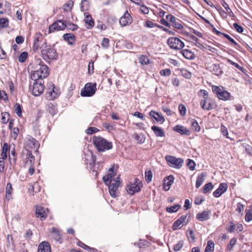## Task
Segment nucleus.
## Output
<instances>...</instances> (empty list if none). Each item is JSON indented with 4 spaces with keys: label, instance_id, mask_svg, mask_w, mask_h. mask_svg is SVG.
Here are the masks:
<instances>
[{
    "label": "nucleus",
    "instance_id": "6ab92c4d",
    "mask_svg": "<svg viewBox=\"0 0 252 252\" xmlns=\"http://www.w3.org/2000/svg\"><path fill=\"white\" fill-rule=\"evenodd\" d=\"M26 146L32 149L37 150L39 147V144L38 141L34 138L29 137L26 141Z\"/></svg>",
    "mask_w": 252,
    "mask_h": 252
},
{
    "label": "nucleus",
    "instance_id": "4468645a",
    "mask_svg": "<svg viewBox=\"0 0 252 252\" xmlns=\"http://www.w3.org/2000/svg\"><path fill=\"white\" fill-rule=\"evenodd\" d=\"M116 175V169L113 166L110 168L107 173V175L103 177V181L106 185H108L111 183V181H113L112 179Z\"/></svg>",
    "mask_w": 252,
    "mask_h": 252
},
{
    "label": "nucleus",
    "instance_id": "e2e57ef3",
    "mask_svg": "<svg viewBox=\"0 0 252 252\" xmlns=\"http://www.w3.org/2000/svg\"><path fill=\"white\" fill-rule=\"evenodd\" d=\"M140 5V10L142 13L147 14L149 12V8L147 6H145L143 4H141Z\"/></svg>",
    "mask_w": 252,
    "mask_h": 252
},
{
    "label": "nucleus",
    "instance_id": "c03bdc74",
    "mask_svg": "<svg viewBox=\"0 0 252 252\" xmlns=\"http://www.w3.org/2000/svg\"><path fill=\"white\" fill-rule=\"evenodd\" d=\"M15 112L17 115L20 117L22 116V109L21 106L19 103H16L14 105Z\"/></svg>",
    "mask_w": 252,
    "mask_h": 252
},
{
    "label": "nucleus",
    "instance_id": "c9c22d12",
    "mask_svg": "<svg viewBox=\"0 0 252 252\" xmlns=\"http://www.w3.org/2000/svg\"><path fill=\"white\" fill-rule=\"evenodd\" d=\"M214 251V243L211 240L207 242V245L206 247L205 252H213Z\"/></svg>",
    "mask_w": 252,
    "mask_h": 252
},
{
    "label": "nucleus",
    "instance_id": "9b49d317",
    "mask_svg": "<svg viewBox=\"0 0 252 252\" xmlns=\"http://www.w3.org/2000/svg\"><path fill=\"white\" fill-rule=\"evenodd\" d=\"M23 156L25 162L24 166H31L34 164L35 158L32 152L28 149H26L23 152Z\"/></svg>",
    "mask_w": 252,
    "mask_h": 252
},
{
    "label": "nucleus",
    "instance_id": "9d476101",
    "mask_svg": "<svg viewBox=\"0 0 252 252\" xmlns=\"http://www.w3.org/2000/svg\"><path fill=\"white\" fill-rule=\"evenodd\" d=\"M44 88L42 80L34 81L32 89V94L35 96H39L43 92Z\"/></svg>",
    "mask_w": 252,
    "mask_h": 252
},
{
    "label": "nucleus",
    "instance_id": "680f3d73",
    "mask_svg": "<svg viewBox=\"0 0 252 252\" xmlns=\"http://www.w3.org/2000/svg\"><path fill=\"white\" fill-rule=\"evenodd\" d=\"M182 222L179 219L177 220L173 224L172 228L174 230H176L180 227V225L182 224Z\"/></svg>",
    "mask_w": 252,
    "mask_h": 252
},
{
    "label": "nucleus",
    "instance_id": "603ef678",
    "mask_svg": "<svg viewBox=\"0 0 252 252\" xmlns=\"http://www.w3.org/2000/svg\"><path fill=\"white\" fill-rule=\"evenodd\" d=\"M245 220L247 222H250L252 220V210L247 211Z\"/></svg>",
    "mask_w": 252,
    "mask_h": 252
},
{
    "label": "nucleus",
    "instance_id": "f8f14e48",
    "mask_svg": "<svg viewBox=\"0 0 252 252\" xmlns=\"http://www.w3.org/2000/svg\"><path fill=\"white\" fill-rule=\"evenodd\" d=\"M120 184L119 178L117 177L113 181H111V183L107 185L108 186L109 193L112 197H115L117 196V191Z\"/></svg>",
    "mask_w": 252,
    "mask_h": 252
},
{
    "label": "nucleus",
    "instance_id": "774afa93",
    "mask_svg": "<svg viewBox=\"0 0 252 252\" xmlns=\"http://www.w3.org/2000/svg\"><path fill=\"white\" fill-rule=\"evenodd\" d=\"M233 27L239 33H242L243 32V27L238 25L237 23H234L233 24Z\"/></svg>",
    "mask_w": 252,
    "mask_h": 252
},
{
    "label": "nucleus",
    "instance_id": "dca6fc26",
    "mask_svg": "<svg viewBox=\"0 0 252 252\" xmlns=\"http://www.w3.org/2000/svg\"><path fill=\"white\" fill-rule=\"evenodd\" d=\"M60 94L59 91L52 84V88H49L46 93V97L49 100H53L57 97Z\"/></svg>",
    "mask_w": 252,
    "mask_h": 252
},
{
    "label": "nucleus",
    "instance_id": "3c124183",
    "mask_svg": "<svg viewBox=\"0 0 252 252\" xmlns=\"http://www.w3.org/2000/svg\"><path fill=\"white\" fill-rule=\"evenodd\" d=\"M8 25V20L6 18L0 19V27L1 28L7 27Z\"/></svg>",
    "mask_w": 252,
    "mask_h": 252
},
{
    "label": "nucleus",
    "instance_id": "39448f33",
    "mask_svg": "<svg viewBox=\"0 0 252 252\" xmlns=\"http://www.w3.org/2000/svg\"><path fill=\"white\" fill-rule=\"evenodd\" d=\"M165 159L170 166L177 169L181 168L184 163L183 159L176 158L175 157L172 156H166Z\"/></svg>",
    "mask_w": 252,
    "mask_h": 252
},
{
    "label": "nucleus",
    "instance_id": "ea45409f",
    "mask_svg": "<svg viewBox=\"0 0 252 252\" xmlns=\"http://www.w3.org/2000/svg\"><path fill=\"white\" fill-rule=\"evenodd\" d=\"M191 127L192 129L197 132H198L200 130V127L199 126L197 122L195 120H191Z\"/></svg>",
    "mask_w": 252,
    "mask_h": 252
},
{
    "label": "nucleus",
    "instance_id": "4be33fe9",
    "mask_svg": "<svg viewBox=\"0 0 252 252\" xmlns=\"http://www.w3.org/2000/svg\"><path fill=\"white\" fill-rule=\"evenodd\" d=\"M243 229V225L241 224H234L232 222H230L227 227V231L229 232H233L235 231H241Z\"/></svg>",
    "mask_w": 252,
    "mask_h": 252
},
{
    "label": "nucleus",
    "instance_id": "f03ea898",
    "mask_svg": "<svg viewBox=\"0 0 252 252\" xmlns=\"http://www.w3.org/2000/svg\"><path fill=\"white\" fill-rule=\"evenodd\" d=\"M33 70L31 73V78L34 81L42 80L49 74L48 67L40 59H38L32 66Z\"/></svg>",
    "mask_w": 252,
    "mask_h": 252
},
{
    "label": "nucleus",
    "instance_id": "423d86ee",
    "mask_svg": "<svg viewBox=\"0 0 252 252\" xmlns=\"http://www.w3.org/2000/svg\"><path fill=\"white\" fill-rule=\"evenodd\" d=\"M142 187L141 181L138 179H135L133 183L131 182L127 186L126 190L129 194L133 195L135 192H139Z\"/></svg>",
    "mask_w": 252,
    "mask_h": 252
},
{
    "label": "nucleus",
    "instance_id": "6e6d98bb",
    "mask_svg": "<svg viewBox=\"0 0 252 252\" xmlns=\"http://www.w3.org/2000/svg\"><path fill=\"white\" fill-rule=\"evenodd\" d=\"M73 5V2L72 0H69L63 6V9L65 11H68L71 9Z\"/></svg>",
    "mask_w": 252,
    "mask_h": 252
},
{
    "label": "nucleus",
    "instance_id": "338daca9",
    "mask_svg": "<svg viewBox=\"0 0 252 252\" xmlns=\"http://www.w3.org/2000/svg\"><path fill=\"white\" fill-rule=\"evenodd\" d=\"M103 126L104 127H105L106 129H107L108 131H111L115 129L114 126L113 125H111V124L109 123H104L103 124Z\"/></svg>",
    "mask_w": 252,
    "mask_h": 252
},
{
    "label": "nucleus",
    "instance_id": "052dcab7",
    "mask_svg": "<svg viewBox=\"0 0 252 252\" xmlns=\"http://www.w3.org/2000/svg\"><path fill=\"white\" fill-rule=\"evenodd\" d=\"M144 26L147 28H152L155 27H158V25H157L156 24L154 23L153 22H152L151 21H147L144 23Z\"/></svg>",
    "mask_w": 252,
    "mask_h": 252
},
{
    "label": "nucleus",
    "instance_id": "393cba45",
    "mask_svg": "<svg viewBox=\"0 0 252 252\" xmlns=\"http://www.w3.org/2000/svg\"><path fill=\"white\" fill-rule=\"evenodd\" d=\"M173 129L174 131L180 133L181 134L186 135L190 134V131L183 126L177 125L174 127Z\"/></svg>",
    "mask_w": 252,
    "mask_h": 252
},
{
    "label": "nucleus",
    "instance_id": "58836bf2",
    "mask_svg": "<svg viewBox=\"0 0 252 252\" xmlns=\"http://www.w3.org/2000/svg\"><path fill=\"white\" fill-rule=\"evenodd\" d=\"M213 188V185L212 183H208L205 184L203 187V192L204 193H207L212 190Z\"/></svg>",
    "mask_w": 252,
    "mask_h": 252
},
{
    "label": "nucleus",
    "instance_id": "bf43d9fd",
    "mask_svg": "<svg viewBox=\"0 0 252 252\" xmlns=\"http://www.w3.org/2000/svg\"><path fill=\"white\" fill-rule=\"evenodd\" d=\"M227 63H230V64L235 66L236 68H237L240 70H241V71H242L243 72L244 71L243 67H242L241 66H240L238 63H235V62H233L232 61H231L230 59H227Z\"/></svg>",
    "mask_w": 252,
    "mask_h": 252
},
{
    "label": "nucleus",
    "instance_id": "8fccbe9b",
    "mask_svg": "<svg viewBox=\"0 0 252 252\" xmlns=\"http://www.w3.org/2000/svg\"><path fill=\"white\" fill-rule=\"evenodd\" d=\"M187 166L190 170L193 171L195 169V163L192 160L188 159Z\"/></svg>",
    "mask_w": 252,
    "mask_h": 252
},
{
    "label": "nucleus",
    "instance_id": "de8ad7c7",
    "mask_svg": "<svg viewBox=\"0 0 252 252\" xmlns=\"http://www.w3.org/2000/svg\"><path fill=\"white\" fill-rule=\"evenodd\" d=\"M183 245L184 242L182 240H180L174 245L173 249L175 251H179L182 249Z\"/></svg>",
    "mask_w": 252,
    "mask_h": 252
},
{
    "label": "nucleus",
    "instance_id": "2eb2a0df",
    "mask_svg": "<svg viewBox=\"0 0 252 252\" xmlns=\"http://www.w3.org/2000/svg\"><path fill=\"white\" fill-rule=\"evenodd\" d=\"M133 21L132 18L126 11L125 12L119 20V23L122 27L128 26L132 23Z\"/></svg>",
    "mask_w": 252,
    "mask_h": 252
},
{
    "label": "nucleus",
    "instance_id": "c85d7f7f",
    "mask_svg": "<svg viewBox=\"0 0 252 252\" xmlns=\"http://www.w3.org/2000/svg\"><path fill=\"white\" fill-rule=\"evenodd\" d=\"M181 53L183 56L187 59L193 60L194 58V55L193 52L187 49L183 50Z\"/></svg>",
    "mask_w": 252,
    "mask_h": 252
},
{
    "label": "nucleus",
    "instance_id": "c756f323",
    "mask_svg": "<svg viewBox=\"0 0 252 252\" xmlns=\"http://www.w3.org/2000/svg\"><path fill=\"white\" fill-rule=\"evenodd\" d=\"M134 138L137 141V142L140 144L143 143L145 141V137L143 133L138 134L135 133L133 135Z\"/></svg>",
    "mask_w": 252,
    "mask_h": 252
},
{
    "label": "nucleus",
    "instance_id": "aec40b11",
    "mask_svg": "<svg viewBox=\"0 0 252 252\" xmlns=\"http://www.w3.org/2000/svg\"><path fill=\"white\" fill-rule=\"evenodd\" d=\"M85 19L84 21L85 22V26L87 29H91L94 26V21L91 16V15L89 13L85 12L84 13Z\"/></svg>",
    "mask_w": 252,
    "mask_h": 252
},
{
    "label": "nucleus",
    "instance_id": "4d7b16f0",
    "mask_svg": "<svg viewBox=\"0 0 252 252\" xmlns=\"http://www.w3.org/2000/svg\"><path fill=\"white\" fill-rule=\"evenodd\" d=\"M102 47L105 49L108 48L109 45V40L107 38H103L101 44Z\"/></svg>",
    "mask_w": 252,
    "mask_h": 252
},
{
    "label": "nucleus",
    "instance_id": "5701e85b",
    "mask_svg": "<svg viewBox=\"0 0 252 252\" xmlns=\"http://www.w3.org/2000/svg\"><path fill=\"white\" fill-rule=\"evenodd\" d=\"M38 252H51L49 243L47 242H42L39 244Z\"/></svg>",
    "mask_w": 252,
    "mask_h": 252
},
{
    "label": "nucleus",
    "instance_id": "ddd939ff",
    "mask_svg": "<svg viewBox=\"0 0 252 252\" xmlns=\"http://www.w3.org/2000/svg\"><path fill=\"white\" fill-rule=\"evenodd\" d=\"M65 28V23L62 20H59L49 26V33H51L55 31L63 30Z\"/></svg>",
    "mask_w": 252,
    "mask_h": 252
},
{
    "label": "nucleus",
    "instance_id": "a211bd4d",
    "mask_svg": "<svg viewBox=\"0 0 252 252\" xmlns=\"http://www.w3.org/2000/svg\"><path fill=\"white\" fill-rule=\"evenodd\" d=\"M227 188L228 186L226 183H222L220 184L219 188L213 192L214 196L215 197H220L226 191Z\"/></svg>",
    "mask_w": 252,
    "mask_h": 252
},
{
    "label": "nucleus",
    "instance_id": "a18cd8bd",
    "mask_svg": "<svg viewBox=\"0 0 252 252\" xmlns=\"http://www.w3.org/2000/svg\"><path fill=\"white\" fill-rule=\"evenodd\" d=\"M237 242V239L235 238H233L230 241L229 244L227 246V250L230 251L232 250L233 247L236 245Z\"/></svg>",
    "mask_w": 252,
    "mask_h": 252
},
{
    "label": "nucleus",
    "instance_id": "13d9d810",
    "mask_svg": "<svg viewBox=\"0 0 252 252\" xmlns=\"http://www.w3.org/2000/svg\"><path fill=\"white\" fill-rule=\"evenodd\" d=\"M171 73V70L169 68L161 70L160 74L161 75L163 76H168Z\"/></svg>",
    "mask_w": 252,
    "mask_h": 252
},
{
    "label": "nucleus",
    "instance_id": "4c0bfd02",
    "mask_svg": "<svg viewBox=\"0 0 252 252\" xmlns=\"http://www.w3.org/2000/svg\"><path fill=\"white\" fill-rule=\"evenodd\" d=\"M80 5L82 11L88 10L90 7L89 2L87 0H82Z\"/></svg>",
    "mask_w": 252,
    "mask_h": 252
},
{
    "label": "nucleus",
    "instance_id": "0eeeda50",
    "mask_svg": "<svg viewBox=\"0 0 252 252\" xmlns=\"http://www.w3.org/2000/svg\"><path fill=\"white\" fill-rule=\"evenodd\" d=\"M167 43L171 49L176 50L182 49L185 46L184 43L182 41L175 37L169 38Z\"/></svg>",
    "mask_w": 252,
    "mask_h": 252
},
{
    "label": "nucleus",
    "instance_id": "2f4dec72",
    "mask_svg": "<svg viewBox=\"0 0 252 252\" xmlns=\"http://www.w3.org/2000/svg\"><path fill=\"white\" fill-rule=\"evenodd\" d=\"M51 230H52V235H53V237H54V238L57 241L61 243V242L60 241L61 235H60V234L59 231L58 230V229L55 227H53Z\"/></svg>",
    "mask_w": 252,
    "mask_h": 252
},
{
    "label": "nucleus",
    "instance_id": "f3484780",
    "mask_svg": "<svg viewBox=\"0 0 252 252\" xmlns=\"http://www.w3.org/2000/svg\"><path fill=\"white\" fill-rule=\"evenodd\" d=\"M48 209L41 206H37L36 208L35 216L40 218L41 220H44L47 216Z\"/></svg>",
    "mask_w": 252,
    "mask_h": 252
},
{
    "label": "nucleus",
    "instance_id": "69168bd1",
    "mask_svg": "<svg viewBox=\"0 0 252 252\" xmlns=\"http://www.w3.org/2000/svg\"><path fill=\"white\" fill-rule=\"evenodd\" d=\"M98 131V129L94 127H90L86 130V132L89 134H92Z\"/></svg>",
    "mask_w": 252,
    "mask_h": 252
},
{
    "label": "nucleus",
    "instance_id": "37998d69",
    "mask_svg": "<svg viewBox=\"0 0 252 252\" xmlns=\"http://www.w3.org/2000/svg\"><path fill=\"white\" fill-rule=\"evenodd\" d=\"M173 26L174 28L179 30L183 29V26L182 25V22L177 18L173 23Z\"/></svg>",
    "mask_w": 252,
    "mask_h": 252
},
{
    "label": "nucleus",
    "instance_id": "864d4df0",
    "mask_svg": "<svg viewBox=\"0 0 252 252\" xmlns=\"http://www.w3.org/2000/svg\"><path fill=\"white\" fill-rule=\"evenodd\" d=\"M179 110L181 116H184L186 114V108L183 104H180L179 105Z\"/></svg>",
    "mask_w": 252,
    "mask_h": 252
},
{
    "label": "nucleus",
    "instance_id": "49530a36",
    "mask_svg": "<svg viewBox=\"0 0 252 252\" xmlns=\"http://www.w3.org/2000/svg\"><path fill=\"white\" fill-rule=\"evenodd\" d=\"M220 132L224 136L226 137L227 138H230L228 136L227 128L223 125H221L220 126Z\"/></svg>",
    "mask_w": 252,
    "mask_h": 252
},
{
    "label": "nucleus",
    "instance_id": "6e6552de",
    "mask_svg": "<svg viewBox=\"0 0 252 252\" xmlns=\"http://www.w3.org/2000/svg\"><path fill=\"white\" fill-rule=\"evenodd\" d=\"M201 107L205 110H210L214 109L217 106L215 101L210 97H205L200 101Z\"/></svg>",
    "mask_w": 252,
    "mask_h": 252
},
{
    "label": "nucleus",
    "instance_id": "5fc2aeb1",
    "mask_svg": "<svg viewBox=\"0 0 252 252\" xmlns=\"http://www.w3.org/2000/svg\"><path fill=\"white\" fill-rule=\"evenodd\" d=\"M65 26H66V28H67V29H69V30H71L72 31L76 30L78 28V27L76 25L74 24L73 23H65Z\"/></svg>",
    "mask_w": 252,
    "mask_h": 252
},
{
    "label": "nucleus",
    "instance_id": "a878e982",
    "mask_svg": "<svg viewBox=\"0 0 252 252\" xmlns=\"http://www.w3.org/2000/svg\"><path fill=\"white\" fill-rule=\"evenodd\" d=\"M174 178L173 176L170 175L166 178V179H165L163 183V189L165 190H168L171 187V185L173 184L174 182Z\"/></svg>",
    "mask_w": 252,
    "mask_h": 252
},
{
    "label": "nucleus",
    "instance_id": "f257e3e1",
    "mask_svg": "<svg viewBox=\"0 0 252 252\" xmlns=\"http://www.w3.org/2000/svg\"><path fill=\"white\" fill-rule=\"evenodd\" d=\"M40 36H41L40 34H36L33 41L32 50L35 52L40 47L42 57L46 61L56 60L58 57L56 50L50 45H48L45 41L42 42L39 40Z\"/></svg>",
    "mask_w": 252,
    "mask_h": 252
},
{
    "label": "nucleus",
    "instance_id": "f704fd0d",
    "mask_svg": "<svg viewBox=\"0 0 252 252\" xmlns=\"http://www.w3.org/2000/svg\"><path fill=\"white\" fill-rule=\"evenodd\" d=\"M181 206L179 204H176L173 206L168 207L166 208L167 212L170 213H175L177 212L180 208Z\"/></svg>",
    "mask_w": 252,
    "mask_h": 252
},
{
    "label": "nucleus",
    "instance_id": "79ce46f5",
    "mask_svg": "<svg viewBox=\"0 0 252 252\" xmlns=\"http://www.w3.org/2000/svg\"><path fill=\"white\" fill-rule=\"evenodd\" d=\"M28 55V54L27 52H23L21 53L18 58L19 62L20 63L25 62L27 58Z\"/></svg>",
    "mask_w": 252,
    "mask_h": 252
},
{
    "label": "nucleus",
    "instance_id": "7ed1b4c3",
    "mask_svg": "<svg viewBox=\"0 0 252 252\" xmlns=\"http://www.w3.org/2000/svg\"><path fill=\"white\" fill-rule=\"evenodd\" d=\"M93 143L99 152L108 150L112 148V144L100 136L94 137Z\"/></svg>",
    "mask_w": 252,
    "mask_h": 252
},
{
    "label": "nucleus",
    "instance_id": "412c9836",
    "mask_svg": "<svg viewBox=\"0 0 252 252\" xmlns=\"http://www.w3.org/2000/svg\"><path fill=\"white\" fill-rule=\"evenodd\" d=\"M149 115L151 118H154L158 123L160 124H163L165 121V119L162 115L158 112L152 110L150 112Z\"/></svg>",
    "mask_w": 252,
    "mask_h": 252
},
{
    "label": "nucleus",
    "instance_id": "a19ab883",
    "mask_svg": "<svg viewBox=\"0 0 252 252\" xmlns=\"http://www.w3.org/2000/svg\"><path fill=\"white\" fill-rule=\"evenodd\" d=\"M1 116L2 123L4 124H7L9 121V114L7 112H2Z\"/></svg>",
    "mask_w": 252,
    "mask_h": 252
},
{
    "label": "nucleus",
    "instance_id": "72a5a7b5",
    "mask_svg": "<svg viewBox=\"0 0 252 252\" xmlns=\"http://www.w3.org/2000/svg\"><path fill=\"white\" fill-rule=\"evenodd\" d=\"M12 191V185L10 183H8L6 187L5 194L6 197L9 200L11 198V192Z\"/></svg>",
    "mask_w": 252,
    "mask_h": 252
},
{
    "label": "nucleus",
    "instance_id": "473e14b6",
    "mask_svg": "<svg viewBox=\"0 0 252 252\" xmlns=\"http://www.w3.org/2000/svg\"><path fill=\"white\" fill-rule=\"evenodd\" d=\"M192 40L194 41V45L199 49L203 50L205 49V46L204 45L201 44L200 42H199L198 39L194 35H191L190 36Z\"/></svg>",
    "mask_w": 252,
    "mask_h": 252
},
{
    "label": "nucleus",
    "instance_id": "0e129e2a",
    "mask_svg": "<svg viewBox=\"0 0 252 252\" xmlns=\"http://www.w3.org/2000/svg\"><path fill=\"white\" fill-rule=\"evenodd\" d=\"M204 201V198L202 196L196 197L194 199V203L196 205H200Z\"/></svg>",
    "mask_w": 252,
    "mask_h": 252
},
{
    "label": "nucleus",
    "instance_id": "b1692460",
    "mask_svg": "<svg viewBox=\"0 0 252 252\" xmlns=\"http://www.w3.org/2000/svg\"><path fill=\"white\" fill-rule=\"evenodd\" d=\"M211 212L210 211H205L197 214L196 218L200 221H203L208 220L210 218Z\"/></svg>",
    "mask_w": 252,
    "mask_h": 252
},
{
    "label": "nucleus",
    "instance_id": "09e8293b",
    "mask_svg": "<svg viewBox=\"0 0 252 252\" xmlns=\"http://www.w3.org/2000/svg\"><path fill=\"white\" fill-rule=\"evenodd\" d=\"M153 174L151 171L149 170L145 172V179L147 183H150L152 179Z\"/></svg>",
    "mask_w": 252,
    "mask_h": 252
},
{
    "label": "nucleus",
    "instance_id": "20e7f679",
    "mask_svg": "<svg viewBox=\"0 0 252 252\" xmlns=\"http://www.w3.org/2000/svg\"><path fill=\"white\" fill-rule=\"evenodd\" d=\"M212 90L217 95L219 99L223 100L229 99L230 94L226 91L223 87L213 86Z\"/></svg>",
    "mask_w": 252,
    "mask_h": 252
},
{
    "label": "nucleus",
    "instance_id": "bb28decb",
    "mask_svg": "<svg viewBox=\"0 0 252 252\" xmlns=\"http://www.w3.org/2000/svg\"><path fill=\"white\" fill-rule=\"evenodd\" d=\"M151 129L154 131L155 134L157 137H163L165 136L164 132L163 129L156 126H152Z\"/></svg>",
    "mask_w": 252,
    "mask_h": 252
},
{
    "label": "nucleus",
    "instance_id": "1a4fd4ad",
    "mask_svg": "<svg viewBox=\"0 0 252 252\" xmlns=\"http://www.w3.org/2000/svg\"><path fill=\"white\" fill-rule=\"evenodd\" d=\"M96 91V84L87 83L84 88L81 91V95L82 96H91L93 95Z\"/></svg>",
    "mask_w": 252,
    "mask_h": 252
},
{
    "label": "nucleus",
    "instance_id": "e433bc0d",
    "mask_svg": "<svg viewBox=\"0 0 252 252\" xmlns=\"http://www.w3.org/2000/svg\"><path fill=\"white\" fill-rule=\"evenodd\" d=\"M139 63L142 65H147L150 63L148 57L145 55H141L139 58Z\"/></svg>",
    "mask_w": 252,
    "mask_h": 252
},
{
    "label": "nucleus",
    "instance_id": "cd10ccee",
    "mask_svg": "<svg viewBox=\"0 0 252 252\" xmlns=\"http://www.w3.org/2000/svg\"><path fill=\"white\" fill-rule=\"evenodd\" d=\"M206 176L207 175L205 173H202L201 174L198 175V176L197 177L195 184V187L197 189H198L203 183V182L205 181V178Z\"/></svg>",
    "mask_w": 252,
    "mask_h": 252
},
{
    "label": "nucleus",
    "instance_id": "7c9ffc66",
    "mask_svg": "<svg viewBox=\"0 0 252 252\" xmlns=\"http://www.w3.org/2000/svg\"><path fill=\"white\" fill-rule=\"evenodd\" d=\"M63 39L68 41L69 44H73L75 41V36L72 33H66L63 35Z\"/></svg>",
    "mask_w": 252,
    "mask_h": 252
}]
</instances>
